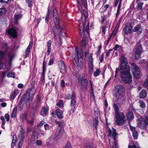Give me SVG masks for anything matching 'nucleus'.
Wrapping results in <instances>:
<instances>
[{
	"instance_id": "nucleus-1",
	"label": "nucleus",
	"mask_w": 148,
	"mask_h": 148,
	"mask_svg": "<svg viewBox=\"0 0 148 148\" xmlns=\"http://www.w3.org/2000/svg\"><path fill=\"white\" fill-rule=\"evenodd\" d=\"M120 69L121 80L125 84H132V76L130 73V67L128 63H121Z\"/></svg>"
},
{
	"instance_id": "nucleus-2",
	"label": "nucleus",
	"mask_w": 148,
	"mask_h": 148,
	"mask_svg": "<svg viewBox=\"0 0 148 148\" xmlns=\"http://www.w3.org/2000/svg\"><path fill=\"white\" fill-rule=\"evenodd\" d=\"M35 91L34 89H28L26 92L22 96L21 101H26L28 104H29L33 98Z\"/></svg>"
},
{
	"instance_id": "nucleus-3",
	"label": "nucleus",
	"mask_w": 148,
	"mask_h": 148,
	"mask_svg": "<svg viewBox=\"0 0 148 148\" xmlns=\"http://www.w3.org/2000/svg\"><path fill=\"white\" fill-rule=\"evenodd\" d=\"M115 118L116 123L118 126L123 125L125 121L124 116L122 113L115 114Z\"/></svg>"
},
{
	"instance_id": "nucleus-4",
	"label": "nucleus",
	"mask_w": 148,
	"mask_h": 148,
	"mask_svg": "<svg viewBox=\"0 0 148 148\" xmlns=\"http://www.w3.org/2000/svg\"><path fill=\"white\" fill-rule=\"evenodd\" d=\"M131 67L134 77L136 79L139 78L140 76V71L138 67L135 64L132 63Z\"/></svg>"
},
{
	"instance_id": "nucleus-5",
	"label": "nucleus",
	"mask_w": 148,
	"mask_h": 148,
	"mask_svg": "<svg viewBox=\"0 0 148 148\" xmlns=\"http://www.w3.org/2000/svg\"><path fill=\"white\" fill-rule=\"evenodd\" d=\"M135 58L138 60L140 58V55L143 52L142 46L139 43L137 44L135 47Z\"/></svg>"
},
{
	"instance_id": "nucleus-6",
	"label": "nucleus",
	"mask_w": 148,
	"mask_h": 148,
	"mask_svg": "<svg viewBox=\"0 0 148 148\" xmlns=\"http://www.w3.org/2000/svg\"><path fill=\"white\" fill-rule=\"evenodd\" d=\"M55 25L56 26L53 27L52 30V31L53 32V33L54 38L55 39V43L56 44H58V43H59V41H60V35H58V37L57 38L56 35L57 34L58 31V29H60V31H61L62 30V28L61 29L60 28V27L59 25V24L56 25V24H55Z\"/></svg>"
},
{
	"instance_id": "nucleus-7",
	"label": "nucleus",
	"mask_w": 148,
	"mask_h": 148,
	"mask_svg": "<svg viewBox=\"0 0 148 148\" xmlns=\"http://www.w3.org/2000/svg\"><path fill=\"white\" fill-rule=\"evenodd\" d=\"M76 96L75 93L73 92L72 93V95L71 97L69 94H68L66 95L65 98L67 99H69L71 98V101L70 106L71 107L73 106L76 103V101L75 99Z\"/></svg>"
},
{
	"instance_id": "nucleus-8",
	"label": "nucleus",
	"mask_w": 148,
	"mask_h": 148,
	"mask_svg": "<svg viewBox=\"0 0 148 148\" xmlns=\"http://www.w3.org/2000/svg\"><path fill=\"white\" fill-rule=\"evenodd\" d=\"M78 80L83 88H86L87 86L88 81L87 79H85L83 75L79 76Z\"/></svg>"
},
{
	"instance_id": "nucleus-9",
	"label": "nucleus",
	"mask_w": 148,
	"mask_h": 148,
	"mask_svg": "<svg viewBox=\"0 0 148 148\" xmlns=\"http://www.w3.org/2000/svg\"><path fill=\"white\" fill-rule=\"evenodd\" d=\"M117 103L120 106L124 104L126 101V98L124 95L116 96Z\"/></svg>"
},
{
	"instance_id": "nucleus-10",
	"label": "nucleus",
	"mask_w": 148,
	"mask_h": 148,
	"mask_svg": "<svg viewBox=\"0 0 148 148\" xmlns=\"http://www.w3.org/2000/svg\"><path fill=\"white\" fill-rule=\"evenodd\" d=\"M63 133L64 132L61 130V128H58L53 136V140H58L63 134Z\"/></svg>"
},
{
	"instance_id": "nucleus-11",
	"label": "nucleus",
	"mask_w": 148,
	"mask_h": 148,
	"mask_svg": "<svg viewBox=\"0 0 148 148\" xmlns=\"http://www.w3.org/2000/svg\"><path fill=\"white\" fill-rule=\"evenodd\" d=\"M116 96L124 95L125 88L122 86L119 85L116 87Z\"/></svg>"
},
{
	"instance_id": "nucleus-12",
	"label": "nucleus",
	"mask_w": 148,
	"mask_h": 148,
	"mask_svg": "<svg viewBox=\"0 0 148 148\" xmlns=\"http://www.w3.org/2000/svg\"><path fill=\"white\" fill-rule=\"evenodd\" d=\"M108 132L109 133V135L110 136H112L113 137V139L114 141V144L116 147L117 143H116L115 141L116 140V137L117 135V134L116 132V131L114 129H113L112 133V131L110 129H108Z\"/></svg>"
},
{
	"instance_id": "nucleus-13",
	"label": "nucleus",
	"mask_w": 148,
	"mask_h": 148,
	"mask_svg": "<svg viewBox=\"0 0 148 148\" xmlns=\"http://www.w3.org/2000/svg\"><path fill=\"white\" fill-rule=\"evenodd\" d=\"M59 66L60 72L63 74L65 73L66 72V69L65 64L62 60H60Z\"/></svg>"
},
{
	"instance_id": "nucleus-14",
	"label": "nucleus",
	"mask_w": 148,
	"mask_h": 148,
	"mask_svg": "<svg viewBox=\"0 0 148 148\" xmlns=\"http://www.w3.org/2000/svg\"><path fill=\"white\" fill-rule=\"evenodd\" d=\"M141 118L140 120L138 121L137 126L138 127L142 129H145L147 127V123L146 122V119L145 121H142Z\"/></svg>"
},
{
	"instance_id": "nucleus-15",
	"label": "nucleus",
	"mask_w": 148,
	"mask_h": 148,
	"mask_svg": "<svg viewBox=\"0 0 148 148\" xmlns=\"http://www.w3.org/2000/svg\"><path fill=\"white\" fill-rule=\"evenodd\" d=\"M53 17L54 18V22L56 25L59 24V19L58 12L57 10L54 9L53 10Z\"/></svg>"
},
{
	"instance_id": "nucleus-16",
	"label": "nucleus",
	"mask_w": 148,
	"mask_h": 148,
	"mask_svg": "<svg viewBox=\"0 0 148 148\" xmlns=\"http://www.w3.org/2000/svg\"><path fill=\"white\" fill-rule=\"evenodd\" d=\"M86 23V22H82V27H80L79 28L80 36L83 38H86V37L84 31L85 25Z\"/></svg>"
},
{
	"instance_id": "nucleus-17",
	"label": "nucleus",
	"mask_w": 148,
	"mask_h": 148,
	"mask_svg": "<svg viewBox=\"0 0 148 148\" xmlns=\"http://www.w3.org/2000/svg\"><path fill=\"white\" fill-rule=\"evenodd\" d=\"M8 34L14 38L17 36V33L15 29L13 28H10L7 31Z\"/></svg>"
},
{
	"instance_id": "nucleus-18",
	"label": "nucleus",
	"mask_w": 148,
	"mask_h": 148,
	"mask_svg": "<svg viewBox=\"0 0 148 148\" xmlns=\"http://www.w3.org/2000/svg\"><path fill=\"white\" fill-rule=\"evenodd\" d=\"M142 31V29L141 25H136L133 30L134 32H136L137 34H140Z\"/></svg>"
},
{
	"instance_id": "nucleus-19",
	"label": "nucleus",
	"mask_w": 148,
	"mask_h": 148,
	"mask_svg": "<svg viewBox=\"0 0 148 148\" xmlns=\"http://www.w3.org/2000/svg\"><path fill=\"white\" fill-rule=\"evenodd\" d=\"M76 51L77 56L78 58V61L79 60L81 61L82 60L83 53L82 50L81 49H79L78 50L76 49Z\"/></svg>"
},
{
	"instance_id": "nucleus-20",
	"label": "nucleus",
	"mask_w": 148,
	"mask_h": 148,
	"mask_svg": "<svg viewBox=\"0 0 148 148\" xmlns=\"http://www.w3.org/2000/svg\"><path fill=\"white\" fill-rule=\"evenodd\" d=\"M32 42H30L29 45L27 47L25 51V54L26 55V56H25V57H26L30 53V49L32 48Z\"/></svg>"
},
{
	"instance_id": "nucleus-21",
	"label": "nucleus",
	"mask_w": 148,
	"mask_h": 148,
	"mask_svg": "<svg viewBox=\"0 0 148 148\" xmlns=\"http://www.w3.org/2000/svg\"><path fill=\"white\" fill-rule=\"evenodd\" d=\"M132 27L130 26L127 25L125 26L124 29L125 33L126 34L130 33L132 31Z\"/></svg>"
},
{
	"instance_id": "nucleus-22",
	"label": "nucleus",
	"mask_w": 148,
	"mask_h": 148,
	"mask_svg": "<svg viewBox=\"0 0 148 148\" xmlns=\"http://www.w3.org/2000/svg\"><path fill=\"white\" fill-rule=\"evenodd\" d=\"M147 96L146 91L144 89H143L139 94V97L141 98H144Z\"/></svg>"
},
{
	"instance_id": "nucleus-23",
	"label": "nucleus",
	"mask_w": 148,
	"mask_h": 148,
	"mask_svg": "<svg viewBox=\"0 0 148 148\" xmlns=\"http://www.w3.org/2000/svg\"><path fill=\"white\" fill-rule=\"evenodd\" d=\"M57 116L59 119H62L63 117V114L62 111L60 109H58L56 110Z\"/></svg>"
},
{
	"instance_id": "nucleus-24",
	"label": "nucleus",
	"mask_w": 148,
	"mask_h": 148,
	"mask_svg": "<svg viewBox=\"0 0 148 148\" xmlns=\"http://www.w3.org/2000/svg\"><path fill=\"white\" fill-rule=\"evenodd\" d=\"M120 61L121 63H128V60L127 59L126 57H125L123 54L122 55L121 57Z\"/></svg>"
},
{
	"instance_id": "nucleus-25",
	"label": "nucleus",
	"mask_w": 148,
	"mask_h": 148,
	"mask_svg": "<svg viewBox=\"0 0 148 148\" xmlns=\"http://www.w3.org/2000/svg\"><path fill=\"white\" fill-rule=\"evenodd\" d=\"M118 104L117 103H114L113 105L115 114L120 113L119 112V109L118 106Z\"/></svg>"
},
{
	"instance_id": "nucleus-26",
	"label": "nucleus",
	"mask_w": 148,
	"mask_h": 148,
	"mask_svg": "<svg viewBox=\"0 0 148 148\" xmlns=\"http://www.w3.org/2000/svg\"><path fill=\"white\" fill-rule=\"evenodd\" d=\"M37 110L36 109V107H33L32 109L31 113V116L32 117H34L35 115L37 113Z\"/></svg>"
},
{
	"instance_id": "nucleus-27",
	"label": "nucleus",
	"mask_w": 148,
	"mask_h": 148,
	"mask_svg": "<svg viewBox=\"0 0 148 148\" xmlns=\"http://www.w3.org/2000/svg\"><path fill=\"white\" fill-rule=\"evenodd\" d=\"M86 57L87 59H88V61L89 62L88 64H90V63L93 64V58H92V54H90L89 56Z\"/></svg>"
},
{
	"instance_id": "nucleus-28",
	"label": "nucleus",
	"mask_w": 148,
	"mask_h": 148,
	"mask_svg": "<svg viewBox=\"0 0 148 148\" xmlns=\"http://www.w3.org/2000/svg\"><path fill=\"white\" fill-rule=\"evenodd\" d=\"M127 119L129 120H130L133 119L134 118V115L133 113L132 112H129L128 113L127 115Z\"/></svg>"
},
{
	"instance_id": "nucleus-29",
	"label": "nucleus",
	"mask_w": 148,
	"mask_h": 148,
	"mask_svg": "<svg viewBox=\"0 0 148 148\" xmlns=\"http://www.w3.org/2000/svg\"><path fill=\"white\" fill-rule=\"evenodd\" d=\"M17 142L16 140V137L15 135L14 134L13 136V138L12 140V142L11 144V147L13 148L15 144V143Z\"/></svg>"
},
{
	"instance_id": "nucleus-30",
	"label": "nucleus",
	"mask_w": 148,
	"mask_h": 148,
	"mask_svg": "<svg viewBox=\"0 0 148 148\" xmlns=\"http://www.w3.org/2000/svg\"><path fill=\"white\" fill-rule=\"evenodd\" d=\"M88 72L89 73L91 74L93 71V64L90 63V64H88Z\"/></svg>"
},
{
	"instance_id": "nucleus-31",
	"label": "nucleus",
	"mask_w": 148,
	"mask_h": 148,
	"mask_svg": "<svg viewBox=\"0 0 148 148\" xmlns=\"http://www.w3.org/2000/svg\"><path fill=\"white\" fill-rule=\"evenodd\" d=\"M17 108L15 107L13 110L12 112L11 115V117L12 118H15L16 116Z\"/></svg>"
},
{
	"instance_id": "nucleus-32",
	"label": "nucleus",
	"mask_w": 148,
	"mask_h": 148,
	"mask_svg": "<svg viewBox=\"0 0 148 148\" xmlns=\"http://www.w3.org/2000/svg\"><path fill=\"white\" fill-rule=\"evenodd\" d=\"M48 112V110L44 107H42L41 109V113L42 116H45Z\"/></svg>"
},
{
	"instance_id": "nucleus-33",
	"label": "nucleus",
	"mask_w": 148,
	"mask_h": 148,
	"mask_svg": "<svg viewBox=\"0 0 148 148\" xmlns=\"http://www.w3.org/2000/svg\"><path fill=\"white\" fill-rule=\"evenodd\" d=\"M21 140H23L24 138V134L25 133V131L22 128H21Z\"/></svg>"
},
{
	"instance_id": "nucleus-34",
	"label": "nucleus",
	"mask_w": 148,
	"mask_h": 148,
	"mask_svg": "<svg viewBox=\"0 0 148 148\" xmlns=\"http://www.w3.org/2000/svg\"><path fill=\"white\" fill-rule=\"evenodd\" d=\"M109 5L108 4L105 5L104 6H102L100 10V11L101 12H103L106 11L108 8V7Z\"/></svg>"
},
{
	"instance_id": "nucleus-35",
	"label": "nucleus",
	"mask_w": 148,
	"mask_h": 148,
	"mask_svg": "<svg viewBox=\"0 0 148 148\" xmlns=\"http://www.w3.org/2000/svg\"><path fill=\"white\" fill-rule=\"evenodd\" d=\"M56 105L60 108H62L63 107V101L60 100L57 103Z\"/></svg>"
},
{
	"instance_id": "nucleus-36",
	"label": "nucleus",
	"mask_w": 148,
	"mask_h": 148,
	"mask_svg": "<svg viewBox=\"0 0 148 148\" xmlns=\"http://www.w3.org/2000/svg\"><path fill=\"white\" fill-rule=\"evenodd\" d=\"M143 86L145 87L148 89V75L147 76V78L144 82Z\"/></svg>"
},
{
	"instance_id": "nucleus-37",
	"label": "nucleus",
	"mask_w": 148,
	"mask_h": 148,
	"mask_svg": "<svg viewBox=\"0 0 148 148\" xmlns=\"http://www.w3.org/2000/svg\"><path fill=\"white\" fill-rule=\"evenodd\" d=\"M21 17V15L20 14H18L17 15H15L14 16V19L16 20L15 22V23H17L18 22L17 20L19 19Z\"/></svg>"
},
{
	"instance_id": "nucleus-38",
	"label": "nucleus",
	"mask_w": 148,
	"mask_h": 148,
	"mask_svg": "<svg viewBox=\"0 0 148 148\" xmlns=\"http://www.w3.org/2000/svg\"><path fill=\"white\" fill-rule=\"evenodd\" d=\"M112 36V34H110L108 37L107 40L105 42L104 44L106 45V47L108 45Z\"/></svg>"
},
{
	"instance_id": "nucleus-39",
	"label": "nucleus",
	"mask_w": 148,
	"mask_h": 148,
	"mask_svg": "<svg viewBox=\"0 0 148 148\" xmlns=\"http://www.w3.org/2000/svg\"><path fill=\"white\" fill-rule=\"evenodd\" d=\"M138 102L140 104L139 106L140 107L142 108H144L145 107V103L142 100H139Z\"/></svg>"
},
{
	"instance_id": "nucleus-40",
	"label": "nucleus",
	"mask_w": 148,
	"mask_h": 148,
	"mask_svg": "<svg viewBox=\"0 0 148 148\" xmlns=\"http://www.w3.org/2000/svg\"><path fill=\"white\" fill-rule=\"evenodd\" d=\"M132 136L133 138L136 140L138 138V132L137 131H134L133 132Z\"/></svg>"
},
{
	"instance_id": "nucleus-41",
	"label": "nucleus",
	"mask_w": 148,
	"mask_h": 148,
	"mask_svg": "<svg viewBox=\"0 0 148 148\" xmlns=\"http://www.w3.org/2000/svg\"><path fill=\"white\" fill-rule=\"evenodd\" d=\"M143 5V3H140L138 4L137 5V9L138 10H141L142 9V6Z\"/></svg>"
},
{
	"instance_id": "nucleus-42",
	"label": "nucleus",
	"mask_w": 148,
	"mask_h": 148,
	"mask_svg": "<svg viewBox=\"0 0 148 148\" xmlns=\"http://www.w3.org/2000/svg\"><path fill=\"white\" fill-rule=\"evenodd\" d=\"M6 12V9L5 8H0V15L5 14Z\"/></svg>"
},
{
	"instance_id": "nucleus-43",
	"label": "nucleus",
	"mask_w": 148,
	"mask_h": 148,
	"mask_svg": "<svg viewBox=\"0 0 148 148\" xmlns=\"http://www.w3.org/2000/svg\"><path fill=\"white\" fill-rule=\"evenodd\" d=\"M100 72V70L99 69H97L96 71L94 72L93 75L95 77L98 76Z\"/></svg>"
},
{
	"instance_id": "nucleus-44",
	"label": "nucleus",
	"mask_w": 148,
	"mask_h": 148,
	"mask_svg": "<svg viewBox=\"0 0 148 148\" xmlns=\"http://www.w3.org/2000/svg\"><path fill=\"white\" fill-rule=\"evenodd\" d=\"M21 118L23 121H27V115L25 114H23L21 116Z\"/></svg>"
},
{
	"instance_id": "nucleus-45",
	"label": "nucleus",
	"mask_w": 148,
	"mask_h": 148,
	"mask_svg": "<svg viewBox=\"0 0 148 148\" xmlns=\"http://www.w3.org/2000/svg\"><path fill=\"white\" fill-rule=\"evenodd\" d=\"M82 15L84 16L85 18H86L88 17V14L86 10H84L82 12Z\"/></svg>"
},
{
	"instance_id": "nucleus-46",
	"label": "nucleus",
	"mask_w": 148,
	"mask_h": 148,
	"mask_svg": "<svg viewBox=\"0 0 148 148\" xmlns=\"http://www.w3.org/2000/svg\"><path fill=\"white\" fill-rule=\"evenodd\" d=\"M25 1L28 7H30L32 6V1L31 0H25Z\"/></svg>"
},
{
	"instance_id": "nucleus-47",
	"label": "nucleus",
	"mask_w": 148,
	"mask_h": 148,
	"mask_svg": "<svg viewBox=\"0 0 148 148\" xmlns=\"http://www.w3.org/2000/svg\"><path fill=\"white\" fill-rule=\"evenodd\" d=\"M82 45L83 46L85 47L87 45V43L86 40V38H83L82 42Z\"/></svg>"
},
{
	"instance_id": "nucleus-48",
	"label": "nucleus",
	"mask_w": 148,
	"mask_h": 148,
	"mask_svg": "<svg viewBox=\"0 0 148 148\" xmlns=\"http://www.w3.org/2000/svg\"><path fill=\"white\" fill-rule=\"evenodd\" d=\"M95 126L96 128H97V125L98 124V118L97 117H95Z\"/></svg>"
},
{
	"instance_id": "nucleus-49",
	"label": "nucleus",
	"mask_w": 148,
	"mask_h": 148,
	"mask_svg": "<svg viewBox=\"0 0 148 148\" xmlns=\"http://www.w3.org/2000/svg\"><path fill=\"white\" fill-rule=\"evenodd\" d=\"M8 77H12L13 78L15 77V75L14 73L12 72H10L7 75Z\"/></svg>"
},
{
	"instance_id": "nucleus-50",
	"label": "nucleus",
	"mask_w": 148,
	"mask_h": 148,
	"mask_svg": "<svg viewBox=\"0 0 148 148\" xmlns=\"http://www.w3.org/2000/svg\"><path fill=\"white\" fill-rule=\"evenodd\" d=\"M102 48V46L101 44H100V45L98 46V50L96 53V54L97 55H99V54L101 52V49Z\"/></svg>"
},
{
	"instance_id": "nucleus-51",
	"label": "nucleus",
	"mask_w": 148,
	"mask_h": 148,
	"mask_svg": "<svg viewBox=\"0 0 148 148\" xmlns=\"http://www.w3.org/2000/svg\"><path fill=\"white\" fill-rule=\"evenodd\" d=\"M106 27L105 26H102V34L104 35L105 34L106 28Z\"/></svg>"
},
{
	"instance_id": "nucleus-52",
	"label": "nucleus",
	"mask_w": 148,
	"mask_h": 148,
	"mask_svg": "<svg viewBox=\"0 0 148 148\" xmlns=\"http://www.w3.org/2000/svg\"><path fill=\"white\" fill-rule=\"evenodd\" d=\"M64 148H72V146L69 142H67Z\"/></svg>"
},
{
	"instance_id": "nucleus-53",
	"label": "nucleus",
	"mask_w": 148,
	"mask_h": 148,
	"mask_svg": "<svg viewBox=\"0 0 148 148\" xmlns=\"http://www.w3.org/2000/svg\"><path fill=\"white\" fill-rule=\"evenodd\" d=\"M101 18L102 20L101 21V23H103L104 22L106 19V15H103V16H102L101 17Z\"/></svg>"
},
{
	"instance_id": "nucleus-54",
	"label": "nucleus",
	"mask_w": 148,
	"mask_h": 148,
	"mask_svg": "<svg viewBox=\"0 0 148 148\" xmlns=\"http://www.w3.org/2000/svg\"><path fill=\"white\" fill-rule=\"evenodd\" d=\"M44 127L45 130H49L50 128L49 125L47 123H46L44 125Z\"/></svg>"
},
{
	"instance_id": "nucleus-55",
	"label": "nucleus",
	"mask_w": 148,
	"mask_h": 148,
	"mask_svg": "<svg viewBox=\"0 0 148 148\" xmlns=\"http://www.w3.org/2000/svg\"><path fill=\"white\" fill-rule=\"evenodd\" d=\"M5 118L6 119V121H9L10 116L8 114H5Z\"/></svg>"
},
{
	"instance_id": "nucleus-56",
	"label": "nucleus",
	"mask_w": 148,
	"mask_h": 148,
	"mask_svg": "<svg viewBox=\"0 0 148 148\" xmlns=\"http://www.w3.org/2000/svg\"><path fill=\"white\" fill-rule=\"evenodd\" d=\"M89 22H88L87 23V24L86 26V32L88 34L89 33Z\"/></svg>"
},
{
	"instance_id": "nucleus-57",
	"label": "nucleus",
	"mask_w": 148,
	"mask_h": 148,
	"mask_svg": "<svg viewBox=\"0 0 148 148\" xmlns=\"http://www.w3.org/2000/svg\"><path fill=\"white\" fill-rule=\"evenodd\" d=\"M128 148H138V147L135 145H129L128 146Z\"/></svg>"
},
{
	"instance_id": "nucleus-58",
	"label": "nucleus",
	"mask_w": 148,
	"mask_h": 148,
	"mask_svg": "<svg viewBox=\"0 0 148 148\" xmlns=\"http://www.w3.org/2000/svg\"><path fill=\"white\" fill-rule=\"evenodd\" d=\"M55 122H56V124L58 125V126L59 127V128H61V127L62 126V123L60 122V121H56Z\"/></svg>"
},
{
	"instance_id": "nucleus-59",
	"label": "nucleus",
	"mask_w": 148,
	"mask_h": 148,
	"mask_svg": "<svg viewBox=\"0 0 148 148\" xmlns=\"http://www.w3.org/2000/svg\"><path fill=\"white\" fill-rule=\"evenodd\" d=\"M51 40H49L47 42V46L48 48H51Z\"/></svg>"
},
{
	"instance_id": "nucleus-60",
	"label": "nucleus",
	"mask_w": 148,
	"mask_h": 148,
	"mask_svg": "<svg viewBox=\"0 0 148 148\" xmlns=\"http://www.w3.org/2000/svg\"><path fill=\"white\" fill-rule=\"evenodd\" d=\"M36 144L38 146H40L42 145V142L40 140H37L36 142Z\"/></svg>"
},
{
	"instance_id": "nucleus-61",
	"label": "nucleus",
	"mask_w": 148,
	"mask_h": 148,
	"mask_svg": "<svg viewBox=\"0 0 148 148\" xmlns=\"http://www.w3.org/2000/svg\"><path fill=\"white\" fill-rule=\"evenodd\" d=\"M9 0H0V2L2 4L8 3Z\"/></svg>"
},
{
	"instance_id": "nucleus-62",
	"label": "nucleus",
	"mask_w": 148,
	"mask_h": 148,
	"mask_svg": "<svg viewBox=\"0 0 148 148\" xmlns=\"http://www.w3.org/2000/svg\"><path fill=\"white\" fill-rule=\"evenodd\" d=\"M53 59H51L50 60L49 62L48 63V64L49 65H51L53 64Z\"/></svg>"
},
{
	"instance_id": "nucleus-63",
	"label": "nucleus",
	"mask_w": 148,
	"mask_h": 148,
	"mask_svg": "<svg viewBox=\"0 0 148 148\" xmlns=\"http://www.w3.org/2000/svg\"><path fill=\"white\" fill-rule=\"evenodd\" d=\"M104 55L103 53H102L101 56V57L100 58V62L101 63L103 62Z\"/></svg>"
},
{
	"instance_id": "nucleus-64",
	"label": "nucleus",
	"mask_w": 148,
	"mask_h": 148,
	"mask_svg": "<svg viewBox=\"0 0 148 148\" xmlns=\"http://www.w3.org/2000/svg\"><path fill=\"white\" fill-rule=\"evenodd\" d=\"M16 95L13 92L12 94L10 96L11 99L12 100L14 99Z\"/></svg>"
}]
</instances>
